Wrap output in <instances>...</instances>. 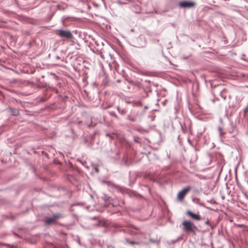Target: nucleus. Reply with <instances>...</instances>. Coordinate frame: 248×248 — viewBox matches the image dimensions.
Here are the masks:
<instances>
[{
	"mask_svg": "<svg viewBox=\"0 0 248 248\" xmlns=\"http://www.w3.org/2000/svg\"><path fill=\"white\" fill-rule=\"evenodd\" d=\"M183 230L186 232H191L195 233L197 230V227L193 223L189 221L185 220L182 223Z\"/></svg>",
	"mask_w": 248,
	"mask_h": 248,
	"instance_id": "f257e3e1",
	"label": "nucleus"
},
{
	"mask_svg": "<svg viewBox=\"0 0 248 248\" xmlns=\"http://www.w3.org/2000/svg\"><path fill=\"white\" fill-rule=\"evenodd\" d=\"M56 33L60 37L64 38L67 39H71L73 38V35L71 32L68 30H57Z\"/></svg>",
	"mask_w": 248,
	"mask_h": 248,
	"instance_id": "f03ea898",
	"label": "nucleus"
},
{
	"mask_svg": "<svg viewBox=\"0 0 248 248\" xmlns=\"http://www.w3.org/2000/svg\"><path fill=\"white\" fill-rule=\"evenodd\" d=\"M63 217V215L61 213L55 214L52 217L46 218L45 220V223L47 225L54 223L56 222L57 219L62 218Z\"/></svg>",
	"mask_w": 248,
	"mask_h": 248,
	"instance_id": "7ed1b4c3",
	"label": "nucleus"
},
{
	"mask_svg": "<svg viewBox=\"0 0 248 248\" xmlns=\"http://www.w3.org/2000/svg\"><path fill=\"white\" fill-rule=\"evenodd\" d=\"M190 189L191 187L189 186H188L183 189L178 193L177 195V199L180 201H182L184 199L185 196L190 190Z\"/></svg>",
	"mask_w": 248,
	"mask_h": 248,
	"instance_id": "20e7f679",
	"label": "nucleus"
},
{
	"mask_svg": "<svg viewBox=\"0 0 248 248\" xmlns=\"http://www.w3.org/2000/svg\"><path fill=\"white\" fill-rule=\"evenodd\" d=\"M186 214L194 220L199 221L202 219V218L199 215L195 214L189 210L186 211Z\"/></svg>",
	"mask_w": 248,
	"mask_h": 248,
	"instance_id": "39448f33",
	"label": "nucleus"
},
{
	"mask_svg": "<svg viewBox=\"0 0 248 248\" xmlns=\"http://www.w3.org/2000/svg\"><path fill=\"white\" fill-rule=\"evenodd\" d=\"M179 5L182 8H189L193 7L194 5V3L190 1H182L179 3Z\"/></svg>",
	"mask_w": 248,
	"mask_h": 248,
	"instance_id": "423d86ee",
	"label": "nucleus"
},
{
	"mask_svg": "<svg viewBox=\"0 0 248 248\" xmlns=\"http://www.w3.org/2000/svg\"><path fill=\"white\" fill-rule=\"evenodd\" d=\"M7 110L11 113L12 115L14 116H17L19 114V110L16 109H15L12 108H9Z\"/></svg>",
	"mask_w": 248,
	"mask_h": 248,
	"instance_id": "0eeeda50",
	"label": "nucleus"
},
{
	"mask_svg": "<svg viewBox=\"0 0 248 248\" xmlns=\"http://www.w3.org/2000/svg\"><path fill=\"white\" fill-rule=\"evenodd\" d=\"M125 241L126 243L129 244H131V245H134V244H138V243L135 242V241H130L128 239H125Z\"/></svg>",
	"mask_w": 248,
	"mask_h": 248,
	"instance_id": "6e6552de",
	"label": "nucleus"
},
{
	"mask_svg": "<svg viewBox=\"0 0 248 248\" xmlns=\"http://www.w3.org/2000/svg\"><path fill=\"white\" fill-rule=\"evenodd\" d=\"M205 224H207V225H208L210 226H211V227L212 228V229H213V227H212V226H211V225L210 224V222H209V221L208 220H207V221H206V222H205Z\"/></svg>",
	"mask_w": 248,
	"mask_h": 248,
	"instance_id": "1a4fd4ad",
	"label": "nucleus"
},
{
	"mask_svg": "<svg viewBox=\"0 0 248 248\" xmlns=\"http://www.w3.org/2000/svg\"><path fill=\"white\" fill-rule=\"evenodd\" d=\"M107 136H109V134H107Z\"/></svg>",
	"mask_w": 248,
	"mask_h": 248,
	"instance_id": "9d476101",
	"label": "nucleus"
}]
</instances>
